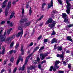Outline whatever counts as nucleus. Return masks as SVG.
<instances>
[{"label": "nucleus", "mask_w": 73, "mask_h": 73, "mask_svg": "<svg viewBox=\"0 0 73 73\" xmlns=\"http://www.w3.org/2000/svg\"><path fill=\"white\" fill-rule=\"evenodd\" d=\"M66 3L67 4V5H66L67 10L66 12L68 14H69L70 11V9L72 7H73V5L71 6V4L69 3V1L68 0H66Z\"/></svg>", "instance_id": "f257e3e1"}, {"label": "nucleus", "mask_w": 73, "mask_h": 73, "mask_svg": "<svg viewBox=\"0 0 73 73\" xmlns=\"http://www.w3.org/2000/svg\"><path fill=\"white\" fill-rule=\"evenodd\" d=\"M11 1H10L8 2L7 6V7L5 9V16H8V10L9 9H10V8L11 7Z\"/></svg>", "instance_id": "f03ea898"}, {"label": "nucleus", "mask_w": 73, "mask_h": 73, "mask_svg": "<svg viewBox=\"0 0 73 73\" xmlns=\"http://www.w3.org/2000/svg\"><path fill=\"white\" fill-rule=\"evenodd\" d=\"M19 30L20 31H21L19 32L16 35V36L17 37H19L20 35H21V38L22 37L23 35V26H20L18 28Z\"/></svg>", "instance_id": "7ed1b4c3"}, {"label": "nucleus", "mask_w": 73, "mask_h": 73, "mask_svg": "<svg viewBox=\"0 0 73 73\" xmlns=\"http://www.w3.org/2000/svg\"><path fill=\"white\" fill-rule=\"evenodd\" d=\"M7 35V31H5L3 35H0V41L4 42L5 40V35Z\"/></svg>", "instance_id": "20e7f679"}, {"label": "nucleus", "mask_w": 73, "mask_h": 73, "mask_svg": "<svg viewBox=\"0 0 73 73\" xmlns=\"http://www.w3.org/2000/svg\"><path fill=\"white\" fill-rule=\"evenodd\" d=\"M38 49H39V47H38V46L36 47H35V48L34 49V50L33 51V52L32 53L30 54V55L28 56V57L30 58V57H31V56H32V55H33V53L34 52H36V51H37V50H38Z\"/></svg>", "instance_id": "39448f33"}, {"label": "nucleus", "mask_w": 73, "mask_h": 73, "mask_svg": "<svg viewBox=\"0 0 73 73\" xmlns=\"http://www.w3.org/2000/svg\"><path fill=\"white\" fill-rule=\"evenodd\" d=\"M53 22V19L52 18H50L46 22L45 25H47L49 24H52Z\"/></svg>", "instance_id": "423d86ee"}, {"label": "nucleus", "mask_w": 73, "mask_h": 73, "mask_svg": "<svg viewBox=\"0 0 73 73\" xmlns=\"http://www.w3.org/2000/svg\"><path fill=\"white\" fill-rule=\"evenodd\" d=\"M15 35H13L12 36L7 38L6 39V40L7 41H8V42H9V41H11L12 40V39H14V38H15Z\"/></svg>", "instance_id": "0eeeda50"}, {"label": "nucleus", "mask_w": 73, "mask_h": 73, "mask_svg": "<svg viewBox=\"0 0 73 73\" xmlns=\"http://www.w3.org/2000/svg\"><path fill=\"white\" fill-rule=\"evenodd\" d=\"M8 0H5V1L3 2V5L2 6V8H4L6 7V5H5V4L7 3L8 2Z\"/></svg>", "instance_id": "6e6552de"}, {"label": "nucleus", "mask_w": 73, "mask_h": 73, "mask_svg": "<svg viewBox=\"0 0 73 73\" xmlns=\"http://www.w3.org/2000/svg\"><path fill=\"white\" fill-rule=\"evenodd\" d=\"M51 7H53V0H51V1L50 5V4H48V8H50Z\"/></svg>", "instance_id": "1a4fd4ad"}, {"label": "nucleus", "mask_w": 73, "mask_h": 73, "mask_svg": "<svg viewBox=\"0 0 73 73\" xmlns=\"http://www.w3.org/2000/svg\"><path fill=\"white\" fill-rule=\"evenodd\" d=\"M54 42H56V43H57V40H56V39L55 38L52 39L51 41V44H53Z\"/></svg>", "instance_id": "9d476101"}, {"label": "nucleus", "mask_w": 73, "mask_h": 73, "mask_svg": "<svg viewBox=\"0 0 73 73\" xmlns=\"http://www.w3.org/2000/svg\"><path fill=\"white\" fill-rule=\"evenodd\" d=\"M67 40L70 41L72 42H73V40L72 39V37L71 36H68L66 37Z\"/></svg>", "instance_id": "9b49d317"}, {"label": "nucleus", "mask_w": 73, "mask_h": 73, "mask_svg": "<svg viewBox=\"0 0 73 73\" xmlns=\"http://www.w3.org/2000/svg\"><path fill=\"white\" fill-rule=\"evenodd\" d=\"M52 70H53L54 72H55L56 69L54 68L53 66H52L50 67L49 70V71H50V72H52Z\"/></svg>", "instance_id": "f8f14e48"}, {"label": "nucleus", "mask_w": 73, "mask_h": 73, "mask_svg": "<svg viewBox=\"0 0 73 73\" xmlns=\"http://www.w3.org/2000/svg\"><path fill=\"white\" fill-rule=\"evenodd\" d=\"M31 21H29L28 22H26L25 25L26 27H29L31 25Z\"/></svg>", "instance_id": "ddd939ff"}, {"label": "nucleus", "mask_w": 73, "mask_h": 73, "mask_svg": "<svg viewBox=\"0 0 73 73\" xmlns=\"http://www.w3.org/2000/svg\"><path fill=\"white\" fill-rule=\"evenodd\" d=\"M21 54L23 55L24 54V50H23V45L21 46Z\"/></svg>", "instance_id": "4468645a"}, {"label": "nucleus", "mask_w": 73, "mask_h": 73, "mask_svg": "<svg viewBox=\"0 0 73 73\" xmlns=\"http://www.w3.org/2000/svg\"><path fill=\"white\" fill-rule=\"evenodd\" d=\"M36 68V66H32L28 67V69L29 70H32L33 69H35Z\"/></svg>", "instance_id": "2eb2a0df"}, {"label": "nucleus", "mask_w": 73, "mask_h": 73, "mask_svg": "<svg viewBox=\"0 0 73 73\" xmlns=\"http://www.w3.org/2000/svg\"><path fill=\"white\" fill-rule=\"evenodd\" d=\"M44 15H42V16H41L40 17V18L38 19L37 20H36V22L35 24H36V23H37V22L38 21H40V20H41V19H42L43 18V17H44Z\"/></svg>", "instance_id": "dca6fc26"}, {"label": "nucleus", "mask_w": 73, "mask_h": 73, "mask_svg": "<svg viewBox=\"0 0 73 73\" xmlns=\"http://www.w3.org/2000/svg\"><path fill=\"white\" fill-rule=\"evenodd\" d=\"M25 69V64H24L23 66L22 67H20L19 68V71L21 70H24Z\"/></svg>", "instance_id": "f3484780"}, {"label": "nucleus", "mask_w": 73, "mask_h": 73, "mask_svg": "<svg viewBox=\"0 0 73 73\" xmlns=\"http://www.w3.org/2000/svg\"><path fill=\"white\" fill-rule=\"evenodd\" d=\"M57 50L58 51H61L62 50V46L60 47L59 46H58L57 47Z\"/></svg>", "instance_id": "a211bd4d"}, {"label": "nucleus", "mask_w": 73, "mask_h": 73, "mask_svg": "<svg viewBox=\"0 0 73 73\" xmlns=\"http://www.w3.org/2000/svg\"><path fill=\"white\" fill-rule=\"evenodd\" d=\"M67 16H68V15H66L65 13H63L62 14V17L63 19L66 18Z\"/></svg>", "instance_id": "6ab92c4d"}, {"label": "nucleus", "mask_w": 73, "mask_h": 73, "mask_svg": "<svg viewBox=\"0 0 73 73\" xmlns=\"http://www.w3.org/2000/svg\"><path fill=\"white\" fill-rule=\"evenodd\" d=\"M54 69H56L55 71H57V69H58L59 68V66L57 65V64H55V65L54 66Z\"/></svg>", "instance_id": "aec40b11"}, {"label": "nucleus", "mask_w": 73, "mask_h": 73, "mask_svg": "<svg viewBox=\"0 0 73 73\" xmlns=\"http://www.w3.org/2000/svg\"><path fill=\"white\" fill-rule=\"evenodd\" d=\"M29 58L28 57H26L25 61V65H26L27 64L28 62V60H29Z\"/></svg>", "instance_id": "412c9836"}, {"label": "nucleus", "mask_w": 73, "mask_h": 73, "mask_svg": "<svg viewBox=\"0 0 73 73\" xmlns=\"http://www.w3.org/2000/svg\"><path fill=\"white\" fill-rule=\"evenodd\" d=\"M14 16H15V13L14 12H12L10 17V19H11Z\"/></svg>", "instance_id": "4be33fe9"}, {"label": "nucleus", "mask_w": 73, "mask_h": 73, "mask_svg": "<svg viewBox=\"0 0 73 73\" xmlns=\"http://www.w3.org/2000/svg\"><path fill=\"white\" fill-rule=\"evenodd\" d=\"M13 28H11L8 31H7V35L8 36H9V34H10V32L12 30Z\"/></svg>", "instance_id": "5701e85b"}, {"label": "nucleus", "mask_w": 73, "mask_h": 73, "mask_svg": "<svg viewBox=\"0 0 73 73\" xmlns=\"http://www.w3.org/2000/svg\"><path fill=\"white\" fill-rule=\"evenodd\" d=\"M20 56H19L18 58V59L17 61V65H18L19 63V62H20Z\"/></svg>", "instance_id": "b1692460"}, {"label": "nucleus", "mask_w": 73, "mask_h": 73, "mask_svg": "<svg viewBox=\"0 0 73 73\" xmlns=\"http://www.w3.org/2000/svg\"><path fill=\"white\" fill-rule=\"evenodd\" d=\"M32 8L31 7H30V9L29 10V15H31L32 14Z\"/></svg>", "instance_id": "393cba45"}, {"label": "nucleus", "mask_w": 73, "mask_h": 73, "mask_svg": "<svg viewBox=\"0 0 73 73\" xmlns=\"http://www.w3.org/2000/svg\"><path fill=\"white\" fill-rule=\"evenodd\" d=\"M10 62L12 63H13V61H14V57H12L11 58L10 60Z\"/></svg>", "instance_id": "a878e982"}, {"label": "nucleus", "mask_w": 73, "mask_h": 73, "mask_svg": "<svg viewBox=\"0 0 73 73\" xmlns=\"http://www.w3.org/2000/svg\"><path fill=\"white\" fill-rule=\"evenodd\" d=\"M19 45H20V44L19 43L16 44V46H15V49H17V48L19 47Z\"/></svg>", "instance_id": "bb28decb"}, {"label": "nucleus", "mask_w": 73, "mask_h": 73, "mask_svg": "<svg viewBox=\"0 0 73 73\" xmlns=\"http://www.w3.org/2000/svg\"><path fill=\"white\" fill-rule=\"evenodd\" d=\"M64 19V21L65 23H66V22H68V21H69V19H67V18H65Z\"/></svg>", "instance_id": "cd10ccee"}, {"label": "nucleus", "mask_w": 73, "mask_h": 73, "mask_svg": "<svg viewBox=\"0 0 73 73\" xmlns=\"http://www.w3.org/2000/svg\"><path fill=\"white\" fill-rule=\"evenodd\" d=\"M55 25H53V24H52L51 25H48V26L49 27H50L51 28H53V27H54Z\"/></svg>", "instance_id": "c85d7f7f"}, {"label": "nucleus", "mask_w": 73, "mask_h": 73, "mask_svg": "<svg viewBox=\"0 0 73 73\" xmlns=\"http://www.w3.org/2000/svg\"><path fill=\"white\" fill-rule=\"evenodd\" d=\"M13 45H14V42L13 41L11 43L10 45V47L12 48V47L13 46Z\"/></svg>", "instance_id": "c756f323"}, {"label": "nucleus", "mask_w": 73, "mask_h": 73, "mask_svg": "<svg viewBox=\"0 0 73 73\" xmlns=\"http://www.w3.org/2000/svg\"><path fill=\"white\" fill-rule=\"evenodd\" d=\"M23 20L24 23V22L28 21V18H24V19H23Z\"/></svg>", "instance_id": "7c9ffc66"}, {"label": "nucleus", "mask_w": 73, "mask_h": 73, "mask_svg": "<svg viewBox=\"0 0 73 73\" xmlns=\"http://www.w3.org/2000/svg\"><path fill=\"white\" fill-rule=\"evenodd\" d=\"M29 2H27L26 6V8H29Z\"/></svg>", "instance_id": "2f4dec72"}, {"label": "nucleus", "mask_w": 73, "mask_h": 73, "mask_svg": "<svg viewBox=\"0 0 73 73\" xmlns=\"http://www.w3.org/2000/svg\"><path fill=\"white\" fill-rule=\"evenodd\" d=\"M57 73H64V71H62V70H58L57 72Z\"/></svg>", "instance_id": "473e14b6"}, {"label": "nucleus", "mask_w": 73, "mask_h": 73, "mask_svg": "<svg viewBox=\"0 0 73 73\" xmlns=\"http://www.w3.org/2000/svg\"><path fill=\"white\" fill-rule=\"evenodd\" d=\"M5 48H3V50L2 51V54H4V53H5Z\"/></svg>", "instance_id": "72a5a7b5"}, {"label": "nucleus", "mask_w": 73, "mask_h": 73, "mask_svg": "<svg viewBox=\"0 0 73 73\" xmlns=\"http://www.w3.org/2000/svg\"><path fill=\"white\" fill-rule=\"evenodd\" d=\"M60 63V61L58 60H56L55 65H58Z\"/></svg>", "instance_id": "f704fd0d"}, {"label": "nucleus", "mask_w": 73, "mask_h": 73, "mask_svg": "<svg viewBox=\"0 0 73 73\" xmlns=\"http://www.w3.org/2000/svg\"><path fill=\"white\" fill-rule=\"evenodd\" d=\"M42 38V35H40L37 38V41H39Z\"/></svg>", "instance_id": "c9c22d12"}, {"label": "nucleus", "mask_w": 73, "mask_h": 73, "mask_svg": "<svg viewBox=\"0 0 73 73\" xmlns=\"http://www.w3.org/2000/svg\"><path fill=\"white\" fill-rule=\"evenodd\" d=\"M7 62H8V60L6 59L5 60L4 62L3 65H5V64H6V63H7Z\"/></svg>", "instance_id": "e433bc0d"}, {"label": "nucleus", "mask_w": 73, "mask_h": 73, "mask_svg": "<svg viewBox=\"0 0 73 73\" xmlns=\"http://www.w3.org/2000/svg\"><path fill=\"white\" fill-rule=\"evenodd\" d=\"M45 48V47L44 46H43L41 47L40 48L39 50V51H40V50H43V49H44V48Z\"/></svg>", "instance_id": "4c0bfd02"}, {"label": "nucleus", "mask_w": 73, "mask_h": 73, "mask_svg": "<svg viewBox=\"0 0 73 73\" xmlns=\"http://www.w3.org/2000/svg\"><path fill=\"white\" fill-rule=\"evenodd\" d=\"M60 58H62V61L64 60V55H60Z\"/></svg>", "instance_id": "58836bf2"}, {"label": "nucleus", "mask_w": 73, "mask_h": 73, "mask_svg": "<svg viewBox=\"0 0 73 73\" xmlns=\"http://www.w3.org/2000/svg\"><path fill=\"white\" fill-rule=\"evenodd\" d=\"M18 0H17L16 1H14L13 2L12 4H13V5H15V4H16V2H17Z\"/></svg>", "instance_id": "ea45409f"}, {"label": "nucleus", "mask_w": 73, "mask_h": 73, "mask_svg": "<svg viewBox=\"0 0 73 73\" xmlns=\"http://www.w3.org/2000/svg\"><path fill=\"white\" fill-rule=\"evenodd\" d=\"M17 67L15 68L13 70V73H15V72H16V70H17Z\"/></svg>", "instance_id": "a19ab883"}, {"label": "nucleus", "mask_w": 73, "mask_h": 73, "mask_svg": "<svg viewBox=\"0 0 73 73\" xmlns=\"http://www.w3.org/2000/svg\"><path fill=\"white\" fill-rule=\"evenodd\" d=\"M73 26V25L72 24V25H67V27L68 28H70L71 27H72Z\"/></svg>", "instance_id": "79ce46f5"}, {"label": "nucleus", "mask_w": 73, "mask_h": 73, "mask_svg": "<svg viewBox=\"0 0 73 73\" xmlns=\"http://www.w3.org/2000/svg\"><path fill=\"white\" fill-rule=\"evenodd\" d=\"M41 67H42V66H41V64H39L38 65V68L39 69H41Z\"/></svg>", "instance_id": "37998d69"}, {"label": "nucleus", "mask_w": 73, "mask_h": 73, "mask_svg": "<svg viewBox=\"0 0 73 73\" xmlns=\"http://www.w3.org/2000/svg\"><path fill=\"white\" fill-rule=\"evenodd\" d=\"M5 23V22L4 21H2L1 23V25H4Z\"/></svg>", "instance_id": "c03bdc74"}, {"label": "nucleus", "mask_w": 73, "mask_h": 73, "mask_svg": "<svg viewBox=\"0 0 73 73\" xmlns=\"http://www.w3.org/2000/svg\"><path fill=\"white\" fill-rule=\"evenodd\" d=\"M58 1V3H59V4H62V1H61V0H57Z\"/></svg>", "instance_id": "a18cd8bd"}, {"label": "nucleus", "mask_w": 73, "mask_h": 73, "mask_svg": "<svg viewBox=\"0 0 73 73\" xmlns=\"http://www.w3.org/2000/svg\"><path fill=\"white\" fill-rule=\"evenodd\" d=\"M56 35V33L54 30H53L52 33H51V35Z\"/></svg>", "instance_id": "49530a36"}, {"label": "nucleus", "mask_w": 73, "mask_h": 73, "mask_svg": "<svg viewBox=\"0 0 73 73\" xmlns=\"http://www.w3.org/2000/svg\"><path fill=\"white\" fill-rule=\"evenodd\" d=\"M46 60H44V61H42V62H41L40 64H42L46 63Z\"/></svg>", "instance_id": "de8ad7c7"}, {"label": "nucleus", "mask_w": 73, "mask_h": 73, "mask_svg": "<svg viewBox=\"0 0 73 73\" xmlns=\"http://www.w3.org/2000/svg\"><path fill=\"white\" fill-rule=\"evenodd\" d=\"M19 23L20 24H21L22 23H24V21H23V19H22L21 20H20Z\"/></svg>", "instance_id": "09e8293b"}, {"label": "nucleus", "mask_w": 73, "mask_h": 73, "mask_svg": "<svg viewBox=\"0 0 73 73\" xmlns=\"http://www.w3.org/2000/svg\"><path fill=\"white\" fill-rule=\"evenodd\" d=\"M9 25H10V26L11 27H13V23L11 22V23H10L9 24Z\"/></svg>", "instance_id": "8fccbe9b"}, {"label": "nucleus", "mask_w": 73, "mask_h": 73, "mask_svg": "<svg viewBox=\"0 0 73 73\" xmlns=\"http://www.w3.org/2000/svg\"><path fill=\"white\" fill-rule=\"evenodd\" d=\"M48 41V39H44V42H47Z\"/></svg>", "instance_id": "3c124183"}, {"label": "nucleus", "mask_w": 73, "mask_h": 73, "mask_svg": "<svg viewBox=\"0 0 73 73\" xmlns=\"http://www.w3.org/2000/svg\"><path fill=\"white\" fill-rule=\"evenodd\" d=\"M22 14H24V8H23L22 9Z\"/></svg>", "instance_id": "603ef678"}, {"label": "nucleus", "mask_w": 73, "mask_h": 73, "mask_svg": "<svg viewBox=\"0 0 73 73\" xmlns=\"http://www.w3.org/2000/svg\"><path fill=\"white\" fill-rule=\"evenodd\" d=\"M68 68L69 69H71V65H70L69 64L68 65Z\"/></svg>", "instance_id": "864d4df0"}, {"label": "nucleus", "mask_w": 73, "mask_h": 73, "mask_svg": "<svg viewBox=\"0 0 73 73\" xmlns=\"http://www.w3.org/2000/svg\"><path fill=\"white\" fill-rule=\"evenodd\" d=\"M56 22H55V21H53L52 22V24H53V25H54L55 26V25H56Z\"/></svg>", "instance_id": "5fc2aeb1"}, {"label": "nucleus", "mask_w": 73, "mask_h": 73, "mask_svg": "<svg viewBox=\"0 0 73 73\" xmlns=\"http://www.w3.org/2000/svg\"><path fill=\"white\" fill-rule=\"evenodd\" d=\"M57 11L56 10H53L52 13H57Z\"/></svg>", "instance_id": "6e6d98bb"}, {"label": "nucleus", "mask_w": 73, "mask_h": 73, "mask_svg": "<svg viewBox=\"0 0 73 73\" xmlns=\"http://www.w3.org/2000/svg\"><path fill=\"white\" fill-rule=\"evenodd\" d=\"M13 50H11L9 52V53L10 54H12L13 53Z\"/></svg>", "instance_id": "4d7b16f0"}, {"label": "nucleus", "mask_w": 73, "mask_h": 73, "mask_svg": "<svg viewBox=\"0 0 73 73\" xmlns=\"http://www.w3.org/2000/svg\"><path fill=\"white\" fill-rule=\"evenodd\" d=\"M40 61V58L38 57L37 58V61Z\"/></svg>", "instance_id": "13d9d810"}, {"label": "nucleus", "mask_w": 73, "mask_h": 73, "mask_svg": "<svg viewBox=\"0 0 73 73\" xmlns=\"http://www.w3.org/2000/svg\"><path fill=\"white\" fill-rule=\"evenodd\" d=\"M44 56H42L41 58V60H43L44 58H45Z\"/></svg>", "instance_id": "bf43d9fd"}, {"label": "nucleus", "mask_w": 73, "mask_h": 73, "mask_svg": "<svg viewBox=\"0 0 73 73\" xmlns=\"http://www.w3.org/2000/svg\"><path fill=\"white\" fill-rule=\"evenodd\" d=\"M29 45H30V46H32V45H33V42H31Z\"/></svg>", "instance_id": "052dcab7"}, {"label": "nucleus", "mask_w": 73, "mask_h": 73, "mask_svg": "<svg viewBox=\"0 0 73 73\" xmlns=\"http://www.w3.org/2000/svg\"><path fill=\"white\" fill-rule=\"evenodd\" d=\"M40 57H42V56H44V54H40Z\"/></svg>", "instance_id": "680f3d73"}, {"label": "nucleus", "mask_w": 73, "mask_h": 73, "mask_svg": "<svg viewBox=\"0 0 73 73\" xmlns=\"http://www.w3.org/2000/svg\"><path fill=\"white\" fill-rule=\"evenodd\" d=\"M7 23L9 24H9H10V21H7Z\"/></svg>", "instance_id": "e2e57ef3"}, {"label": "nucleus", "mask_w": 73, "mask_h": 73, "mask_svg": "<svg viewBox=\"0 0 73 73\" xmlns=\"http://www.w3.org/2000/svg\"><path fill=\"white\" fill-rule=\"evenodd\" d=\"M60 55L59 54H57L56 56L57 57H60Z\"/></svg>", "instance_id": "0e129e2a"}, {"label": "nucleus", "mask_w": 73, "mask_h": 73, "mask_svg": "<svg viewBox=\"0 0 73 73\" xmlns=\"http://www.w3.org/2000/svg\"><path fill=\"white\" fill-rule=\"evenodd\" d=\"M12 70H11V69H10L9 70V73H12Z\"/></svg>", "instance_id": "69168bd1"}, {"label": "nucleus", "mask_w": 73, "mask_h": 73, "mask_svg": "<svg viewBox=\"0 0 73 73\" xmlns=\"http://www.w3.org/2000/svg\"><path fill=\"white\" fill-rule=\"evenodd\" d=\"M43 25V23H41V24L39 25H38V27H41Z\"/></svg>", "instance_id": "338daca9"}, {"label": "nucleus", "mask_w": 73, "mask_h": 73, "mask_svg": "<svg viewBox=\"0 0 73 73\" xmlns=\"http://www.w3.org/2000/svg\"><path fill=\"white\" fill-rule=\"evenodd\" d=\"M27 73H30V70H29V69L27 70Z\"/></svg>", "instance_id": "774afa93"}]
</instances>
